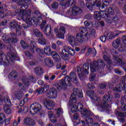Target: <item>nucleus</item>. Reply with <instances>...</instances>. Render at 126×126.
Here are the masks:
<instances>
[{
	"label": "nucleus",
	"instance_id": "1",
	"mask_svg": "<svg viewBox=\"0 0 126 126\" xmlns=\"http://www.w3.org/2000/svg\"><path fill=\"white\" fill-rule=\"evenodd\" d=\"M87 94L92 100L97 102L96 106L101 107L102 109H107V108H111L112 105H109L108 103L111 102L113 96L109 94H106L102 98V101L101 102V98L97 96L94 91H87Z\"/></svg>",
	"mask_w": 126,
	"mask_h": 126
},
{
	"label": "nucleus",
	"instance_id": "2",
	"mask_svg": "<svg viewBox=\"0 0 126 126\" xmlns=\"http://www.w3.org/2000/svg\"><path fill=\"white\" fill-rule=\"evenodd\" d=\"M76 97L79 98H82L83 97V94H82V91L80 89H74L73 91V94H71L69 101V105L71 108V110L72 113H75L78 112V107H79L81 110H82V103H78V105L76 103Z\"/></svg>",
	"mask_w": 126,
	"mask_h": 126
},
{
	"label": "nucleus",
	"instance_id": "3",
	"mask_svg": "<svg viewBox=\"0 0 126 126\" xmlns=\"http://www.w3.org/2000/svg\"><path fill=\"white\" fill-rule=\"evenodd\" d=\"M27 7L28 6H25V5H22L21 7L22 8L21 10L17 9L15 10L16 15L17 13H19V16L22 19L26 22L27 24H32V23H35L37 21V19L35 17L31 18V10H28Z\"/></svg>",
	"mask_w": 126,
	"mask_h": 126
},
{
	"label": "nucleus",
	"instance_id": "4",
	"mask_svg": "<svg viewBox=\"0 0 126 126\" xmlns=\"http://www.w3.org/2000/svg\"><path fill=\"white\" fill-rule=\"evenodd\" d=\"M77 80L76 74L74 72H71L69 76H66L64 79H62L56 85V88L58 90H62V89H66V86H71L72 82H75Z\"/></svg>",
	"mask_w": 126,
	"mask_h": 126
},
{
	"label": "nucleus",
	"instance_id": "5",
	"mask_svg": "<svg viewBox=\"0 0 126 126\" xmlns=\"http://www.w3.org/2000/svg\"><path fill=\"white\" fill-rule=\"evenodd\" d=\"M15 59H16V55L13 52L8 53L7 56L4 55V53H1L0 54V65H9L10 63V62L15 61Z\"/></svg>",
	"mask_w": 126,
	"mask_h": 126
},
{
	"label": "nucleus",
	"instance_id": "6",
	"mask_svg": "<svg viewBox=\"0 0 126 126\" xmlns=\"http://www.w3.org/2000/svg\"><path fill=\"white\" fill-rule=\"evenodd\" d=\"M80 33L76 35V38L79 43H83L89 40L90 38V35L88 34V32L87 31V28H80Z\"/></svg>",
	"mask_w": 126,
	"mask_h": 126
},
{
	"label": "nucleus",
	"instance_id": "7",
	"mask_svg": "<svg viewBox=\"0 0 126 126\" xmlns=\"http://www.w3.org/2000/svg\"><path fill=\"white\" fill-rule=\"evenodd\" d=\"M89 64L88 63H85L83 65V68L80 67V66H77L78 75L81 80H83V78H84V73L89 74Z\"/></svg>",
	"mask_w": 126,
	"mask_h": 126
},
{
	"label": "nucleus",
	"instance_id": "8",
	"mask_svg": "<svg viewBox=\"0 0 126 126\" xmlns=\"http://www.w3.org/2000/svg\"><path fill=\"white\" fill-rule=\"evenodd\" d=\"M105 64L101 60H98L97 61H94L93 64L90 65L91 71L95 72L100 69L104 68Z\"/></svg>",
	"mask_w": 126,
	"mask_h": 126
},
{
	"label": "nucleus",
	"instance_id": "9",
	"mask_svg": "<svg viewBox=\"0 0 126 126\" xmlns=\"http://www.w3.org/2000/svg\"><path fill=\"white\" fill-rule=\"evenodd\" d=\"M74 50L71 48L70 46H65L60 53V56L63 60H65L66 58H68V56H74Z\"/></svg>",
	"mask_w": 126,
	"mask_h": 126
},
{
	"label": "nucleus",
	"instance_id": "10",
	"mask_svg": "<svg viewBox=\"0 0 126 126\" xmlns=\"http://www.w3.org/2000/svg\"><path fill=\"white\" fill-rule=\"evenodd\" d=\"M2 40L5 43H8L9 44H13V43H17L18 39L16 38V35L14 32H11L9 35L4 34L2 36Z\"/></svg>",
	"mask_w": 126,
	"mask_h": 126
},
{
	"label": "nucleus",
	"instance_id": "11",
	"mask_svg": "<svg viewBox=\"0 0 126 126\" xmlns=\"http://www.w3.org/2000/svg\"><path fill=\"white\" fill-rule=\"evenodd\" d=\"M92 2H93V5L99 7V9H104V10H106L107 8V6L109 5V1L106 0H102V5L100 0H92Z\"/></svg>",
	"mask_w": 126,
	"mask_h": 126
},
{
	"label": "nucleus",
	"instance_id": "12",
	"mask_svg": "<svg viewBox=\"0 0 126 126\" xmlns=\"http://www.w3.org/2000/svg\"><path fill=\"white\" fill-rule=\"evenodd\" d=\"M34 80V77L33 76H29L27 79H23V81L24 82V84H22L21 83H20L19 84V87L22 89V90H24L25 91L27 88H28V86L30 85V82H33V81Z\"/></svg>",
	"mask_w": 126,
	"mask_h": 126
},
{
	"label": "nucleus",
	"instance_id": "13",
	"mask_svg": "<svg viewBox=\"0 0 126 126\" xmlns=\"http://www.w3.org/2000/svg\"><path fill=\"white\" fill-rule=\"evenodd\" d=\"M30 110V113L32 115L37 114L42 110V105L38 103H33L31 105Z\"/></svg>",
	"mask_w": 126,
	"mask_h": 126
},
{
	"label": "nucleus",
	"instance_id": "14",
	"mask_svg": "<svg viewBox=\"0 0 126 126\" xmlns=\"http://www.w3.org/2000/svg\"><path fill=\"white\" fill-rule=\"evenodd\" d=\"M56 35L58 38L60 39H63L64 38V34H65V28L63 26H61L60 28L54 29Z\"/></svg>",
	"mask_w": 126,
	"mask_h": 126
},
{
	"label": "nucleus",
	"instance_id": "15",
	"mask_svg": "<svg viewBox=\"0 0 126 126\" xmlns=\"http://www.w3.org/2000/svg\"><path fill=\"white\" fill-rule=\"evenodd\" d=\"M82 12V10L77 6H73L70 8L66 12L67 14H73V15H77Z\"/></svg>",
	"mask_w": 126,
	"mask_h": 126
},
{
	"label": "nucleus",
	"instance_id": "16",
	"mask_svg": "<svg viewBox=\"0 0 126 126\" xmlns=\"http://www.w3.org/2000/svg\"><path fill=\"white\" fill-rule=\"evenodd\" d=\"M47 96L50 99H55L58 96V91L55 88H51L47 93Z\"/></svg>",
	"mask_w": 126,
	"mask_h": 126
},
{
	"label": "nucleus",
	"instance_id": "17",
	"mask_svg": "<svg viewBox=\"0 0 126 126\" xmlns=\"http://www.w3.org/2000/svg\"><path fill=\"white\" fill-rule=\"evenodd\" d=\"M43 104L48 110H52L54 107H55V102L53 101L52 100H49L45 98L43 101Z\"/></svg>",
	"mask_w": 126,
	"mask_h": 126
},
{
	"label": "nucleus",
	"instance_id": "18",
	"mask_svg": "<svg viewBox=\"0 0 126 126\" xmlns=\"http://www.w3.org/2000/svg\"><path fill=\"white\" fill-rule=\"evenodd\" d=\"M61 0L60 4L62 6H65L66 7H68L71 6L72 4H74V0H67V1H65V0Z\"/></svg>",
	"mask_w": 126,
	"mask_h": 126
},
{
	"label": "nucleus",
	"instance_id": "19",
	"mask_svg": "<svg viewBox=\"0 0 126 126\" xmlns=\"http://www.w3.org/2000/svg\"><path fill=\"white\" fill-rule=\"evenodd\" d=\"M36 23H38V24H41L40 25V28L41 29H43L44 27H45V25L47 24V21L46 20H43V19L41 17H38L37 18V20H36V21L34 23H32L31 24H29V25H34V24H36Z\"/></svg>",
	"mask_w": 126,
	"mask_h": 126
},
{
	"label": "nucleus",
	"instance_id": "20",
	"mask_svg": "<svg viewBox=\"0 0 126 126\" xmlns=\"http://www.w3.org/2000/svg\"><path fill=\"white\" fill-rule=\"evenodd\" d=\"M23 122L26 126H35L36 124L33 119L29 117L25 118L23 120Z\"/></svg>",
	"mask_w": 126,
	"mask_h": 126
},
{
	"label": "nucleus",
	"instance_id": "21",
	"mask_svg": "<svg viewBox=\"0 0 126 126\" xmlns=\"http://www.w3.org/2000/svg\"><path fill=\"white\" fill-rule=\"evenodd\" d=\"M43 32L45 35H46V36H50L52 32V26L49 24H47L45 28L43 29Z\"/></svg>",
	"mask_w": 126,
	"mask_h": 126
},
{
	"label": "nucleus",
	"instance_id": "22",
	"mask_svg": "<svg viewBox=\"0 0 126 126\" xmlns=\"http://www.w3.org/2000/svg\"><path fill=\"white\" fill-rule=\"evenodd\" d=\"M118 52L115 51L113 53V57L116 60V64H123V61L122 59L118 58Z\"/></svg>",
	"mask_w": 126,
	"mask_h": 126
},
{
	"label": "nucleus",
	"instance_id": "23",
	"mask_svg": "<svg viewBox=\"0 0 126 126\" xmlns=\"http://www.w3.org/2000/svg\"><path fill=\"white\" fill-rule=\"evenodd\" d=\"M68 40L69 44L71 46H77V40H76V39L74 37L71 36H69Z\"/></svg>",
	"mask_w": 126,
	"mask_h": 126
},
{
	"label": "nucleus",
	"instance_id": "24",
	"mask_svg": "<svg viewBox=\"0 0 126 126\" xmlns=\"http://www.w3.org/2000/svg\"><path fill=\"white\" fill-rule=\"evenodd\" d=\"M44 63L47 66L52 67L54 65V62L50 58H47L44 59Z\"/></svg>",
	"mask_w": 126,
	"mask_h": 126
},
{
	"label": "nucleus",
	"instance_id": "25",
	"mask_svg": "<svg viewBox=\"0 0 126 126\" xmlns=\"http://www.w3.org/2000/svg\"><path fill=\"white\" fill-rule=\"evenodd\" d=\"M18 73L16 71H12L9 75V78L10 80H14L17 77Z\"/></svg>",
	"mask_w": 126,
	"mask_h": 126
},
{
	"label": "nucleus",
	"instance_id": "26",
	"mask_svg": "<svg viewBox=\"0 0 126 126\" xmlns=\"http://www.w3.org/2000/svg\"><path fill=\"white\" fill-rule=\"evenodd\" d=\"M126 102V95H125L124 97H123L121 100V103L122 106L121 109L123 111H126V105L125 104V103Z\"/></svg>",
	"mask_w": 126,
	"mask_h": 126
},
{
	"label": "nucleus",
	"instance_id": "27",
	"mask_svg": "<svg viewBox=\"0 0 126 126\" xmlns=\"http://www.w3.org/2000/svg\"><path fill=\"white\" fill-rule=\"evenodd\" d=\"M43 53L47 55V56H50L52 55V50L51 49V47L49 46H46L44 48Z\"/></svg>",
	"mask_w": 126,
	"mask_h": 126
},
{
	"label": "nucleus",
	"instance_id": "28",
	"mask_svg": "<svg viewBox=\"0 0 126 126\" xmlns=\"http://www.w3.org/2000/svg\"><path fill=\"white\" fill-rule=\"evenodd\" d=\"M103 59L107 63L109 64H112V63L115 65V64H114L113 63H112V61L109 58V55L107 54V53H104L103 54Z\"/></svg>",
	"mask_w": 126,
	"mask_h": 126
},
{
	"label": "nucleus",
	"instance_id": "29",
	"mask_svg": "<svg viewBox=\"0 0 126 126\" xmlns=\"http://www.w3.org/2000/svg\"><path fill=\"white\" fill-rule=\"evenodd\" d=\"M34 71L37 75H42L43 74V69L40 66H37L34 69Z\"/></svg>",
	"mask_w": 126,
	"mask_h": 126
},
{
	"label": "nucleus",
	"instance_id": "30",
	"mask_svg": "<svg viewBox=\"0 0 126 126\" xmlns=\"http://www.w3.org/2000/svg\"><path fill=\"white\" fill-rule=\"evenodd\" d=\"M33 33L36 37H38V38H42L43 37V33H42V32H41L38 29L33 30Z\"/></svg>",
	"mask_w": 126,
	"mask_h": 126
},
{
	"label": "nucleus",
	"instance_id": "31",
	"mask_svg": "<svg viewBox=\"0 0 126 126\" xmlns=\"http://www.w3.org/2000/svg\"><path fill=\"white\" fill-rule=\"evenodd\" d=\"M120 45H121V40L119 38L114 40L112 43V46L115 49H118Z\"/></svg>",
	"mask_w": 126,
	"mask_h": 126
},
{
	"label": "nucleus",
	"instance_id": "32",
	"mask_svg": "<svg viewBox=\"0 0 126 126\" xmlns=\"http://www.w3.org/2000/svg\"><path fill=\"white\" fill-rule=\"evenodd\" d=\"M36 47H37V44L34 41L31 42V46H29V48L32 51V53H35V49H36Z\"/></svg>",
	"mask_w": 126,
	"mask_h": 126
},
{
	"label": "nucleus",
	"instance_id": "33",
	"mask_svg": "<svg viewBox=\"0 0 126 126\" xmlns=\"http://www.w3.org/2000/svg\"><path fill=\"white\" fill-rule=\"evenodd\" d=\"M91 54H93V56H96V50L95 49H92L91 48L88 49V51L86 54V56H90Z\"/></svg>",
	"mask_w": 126,
	"mask_h": 126
},
{
	"label": "nucleus",
	"instance_id": "34",
	"mask_svg": "<svg viewBox=\"0 0 126 126\" xmlns=\"http://www.w3.org/2000/svg\"><path fill=\"white\" fill-rule=\"evenodd\" d=\"M52 58L56 61V62H59L61 60V57L60 55L57 53L56 52H53L52 53Z\"/></svg>",
	"mask_w": 126,
	"mask_h": 126
},
{
	"label": "nucleus",
	"instance_id": "35",
	"mask_svg": "<svg viewBox=\"0 0 126 126\" xmlns=\"http://www.w3.org/2000/svg\"><path fill=\"white\" fill-rule=\"evenodd\" d=\"M116 17H114L112 15H109V16L105 19L106 22L107 23H112Z\"/></svg>",
	"mask_w": 126,
	"mask_h": 126
},
{
	"label": "nucleus",
	"instance_id": "36",
	"mask_svg": "<svg viewBox=\"0 0 126 126\" xmlns=\"http://www.w3.org/2000/svg\"><path fill=\"white\" fill-rule=\"evenodd\" d=\"M9 107H10V106H8V104H5L4 105V111L7 115L11 113V110L10 108H9Z\"/></svg>",
	"mask_w": 126,
	"mask_h": 126
},
{
	"label": "nucleus",
	"instance_id": "37",
	"mask_svg": "<svg viewBox=\"0 0 126 126\" xmlns=\"http://www.w3.org/2000/svg\"><path fill=\"white\" fill-rule=\"evenodd\" d=\"M38 42L40 45H43L44 46L47 45V39L44 37L39 38Z\"/></svg>",
	"mask_w": 126,
	"mask_h": 126
},
{
	"label": "nucleus",
	"instance_id": "38",
	"mask_svg": "<svg viewBox=\"0 0 126 126\" xmlns=\"http://www.w3.org/2000/svg\"><path fill=\"white\" fill-rule=\"evenodd\" d=\"M17 26H19L18 23L16 21H12L10 23V27L12 28V29H14V28L16 29Z\"/></svg>",
	"mask_w": 126,
	"mask_h": 126
},
{
	"label": "nucleus",
	"instance_id": "39",
	"mask_svg": "<svg viewBox=\"0 0 126 126\" xmlns=\"http://www.w3.org/2000/svg\"><path fill=\"white\" fill-rule=\"evenodd\" d=\"M16 35L17 36H21V28L20 26H17L16 28Z\"/></svg>",
	"mask_w": 126,
	"mask_h": 126
},
{
	"label": "nucleus",
	"instance_id": "40",
	"mask_svg": "<svg viewBox=\"0 0 126 126\" xmlns=\"http://www.w3.org/2000/svg\"><path fill=\"white\" fill-rule=\"evenodd\" d=\"M94 16L96 20H100L101 17V12L99 13L98 12H95Z\"/></svg>",
	"mask_w": 126,
	"mask_h": 126
},
{
	"label": "nucleus",
	"instance_id": "41",
	"mask_svg": "<svg viewBox=\"0 0 126 126\" xmlns=\"http://www.w3.org/2000/svg\"><path fill=\"white\" fill-rule=\"evenodd\" d=\"M116 37L115 36V33L112 32H110L106 35V37L107 39H113Z\"/></svg>",
	"mask_w": 126,
	"mask_h": 126
},
{
	"label": "nucleus",
	"instance_id": "42",
	"mask_svg": "<svg viewBox=\"0 0 126 126\" xmlns=\"http://www.w3.org/2000/svg\"><path fill=\"white\" fill-rule=\"evenodd\" d=\"M5 121V115L3 113H0V124H3Z\"/></svg>",
	"mask_w": 126,
	"mask_h": 126
},
{
	"label": "nucleus",
	"instance_id": "43",
	"mask_svg": "<svg viewBox=\"0 0 126 126\" xmlns=\"http://www.w3.org/2000/svg\"><path fill=\"white\" fill-rule=\"evenodd\" d=\"M87 31L88 32V34L91 35L92 36H94L95 35V30L94 29H87Z\"/></svg>",
	"mask_w": 126,
	"mask_h": 126
},
{
	"label": "nucleus",
	"instance_id": "44",
	"mask_svg": "<svg viewBox=\"0 0 126 126\" xmlns=\"http://www.w3.org/2000/svg\"><path fill=\"white\" fill-rule=\"evenodd\" d=\"M20 43L23 48L28 49L29 48V46L24 40H21Z\"/></svg>",
	"mask_w": 126,
	"mask_h": 126
},
{
	"label": "nucleus",
	"instance_id": "45",
	"mask_svg": "<svg viewBox=\"0 0 126 126\" xmlns=\"http://www.w3.org/2000/svg\"><path fill=\"white\" fill-rule=\"evenodd\" d=\"M109 14L107 12L105 11H102L101 12V18H104L106 19L108 16H109Z\"/></svg>",
	"mask_w": 126,
	"mask_h": 126
},
{
	"label": "nucleus",
	"instance_id": "46",
	"mask_svg": "<svg viewBox=\"0 0 126 126\" xmlns=\"http://www.w3.org/2000/svg\"><path fill=\"white\" fill-rule=\"evenodd\" d=\"M4 101L6 103L5 105H8V106H11V102H10V99L9 97L7 96L4 98Z\"/></svg>",
	"mask_w": 126,
	"mask_h": 126
},
{
	"label": "nucleus",
	"instance_id": "47",
	"mask_svg": "<svg viewBox=\"0 0 126 126\" xmlns=\"http://www.w3.org/2000/svg\"><path fill=\"white\" fill-rule=\"evenodd\" d=\"M44 91H45V89H44L43 88H38L36 90V92L37 93V94L38 95H40V94H42V93H43V92H45Z\"/></svg>",
	"mask_w": 126,
	"mask_h": 126
},
{
	"label": "nucleus",
	"instance_id": "48",
	"mask_svg": "<svg viewBox=\"0 0 126 126\" xmlns=\"http://www.w3.org/2000/svg\"><path fill=\"white\" fill-rule=\"evenodd\" d=\"M29 65L30 66H33V65H36L37 62L35 60H32L29 62Z\"/></svg>",
	"mask_w": 126,
	"mask_h": 126
},
{
	"label": "nucleus",
	"instance_id": "49",
	"mask_svg": "<svg viewBox=\"0 0 126 126\" xmlns=\"http://www.w3.org/2000/svg\"><path fill=\"white\" fill-rule=\"evenodd\" d=\"M22 91H20L18 92L17 94V98L18 99V100H21V99H22Z\"/></svg>",
	"mask_w": 126,
	"mask_h": 126
},
{
	"label": "nucleus",
	"instance_id": "50",
	"mask_svg": "<svg viewBox=\"0 0 126 126\" xmlns=\"http://www.w3.org/2000/svg\"><path fill=\"white\" fill-rule=\"evenodd\" d=\"M117 115H118L119 117H123L124 118L126 117V113L120 112L118 111L117 112Z\"/></svg>",
	"mask_w": 126,
	"mask_h": 126
},
{
	"label": "nucleus",
	"instance_id": "51",
	"mask_svg": "<svg viewBox=\"0 0 126 126\" xmlns=\"http://www.w3.org/2000/svg\"><path fill=\"white\" fill-rule=\"evenodd\" d=\"M36 52L38 54V55H43V54H44V51H43V49H41L39 48H36Z\"/></svg>",
	"mask_w": 126,
	"mask_h": 126
},
{
	"label": "nucleus",
	"instance_id": "52",
	"mask_svg": "<svg viewBox=\"0 0 126 126\" xmlns=\"http://www.w3.org/2000/svg\"><path fill=\"white\" fill-rule=\"evenodd\" d=\"M52 8L54 9H57L59 7V3L57 2H53L52 4Z\"/></svg>",
	"mask_w": 126,
	"mask_h": 126
},
{
	"label": "nucleus",
	"instance_id": "53",
	"mask_svg": "<svg viewBox=\"0 0 126 126\" xmlns=\"http://www.w3.org/2000/svg\"><path fill=\"white\" fill-rule=\"evenodd\" d=\"M63 109L61 108H58L57 110V117H60L61 114H63Z\"/></svg>",
	"mask_w": 126,
	"mask_h": 126
},
{
	"label": "nucleus",
	"instance_id": "54",
	"mask_svg": "<svg viewBox=\"0 0 126 126\" xmlns=\"http://www.w3.org/2000/svg\"><path fill=\"white\" fill-rule=\"evenodd\" d=\"M25 55V56H26V57H28L29 58H31L33 57V54L30 53V52L29 51L26 52Z\"/></svg>",
	"mask_w": 126,
	"mask_h": 126
},
{
	"label": "nucleus",
	"instance_id": "55",
	"mask_svg": "<svg viewBox=\"0 0 126 126\" xmlns=\"http://www.w3.org/2000/svg\"><path fill=\"white\" fill-rule=\"evenodd\" d=\"M114 12V9H113L112 7H109L108 8V13H109V14H111V15H112V14H113Z\"/></svg>",
	"mask_w": 126,
	"mask_h": 126
},
{
	"label": "nucleus",
	"instance_id": "56",
	"mask_svg": "<svg viewBox=\"0 0 126 126\" xmlns=\"http://www.w3.org/2000/svg\"><path fill=\"white\" fill-rule=\"evenodd\" d=\"M100 39L101 41V42H103V43H105L106 42V40H107V36H102L100 37Z\"/></svg>",
	"mask_w": 126,
	"mask_h": 126
},
{
	"label": "nucleus",
	"instance_id": "57",
	"mask_svg": "<svg viewBox=\"0 0 126 126\" xmlns=\"http://www.w3.org/2000/svg\"><path fill=\"white\" fill-rule=\"evenodd\" d=\"M6 24H7V21H6V20H3L2 22H1L0 23V25L1 26H5V25H6Z\"/></svg>",
	"mask_w": 126,
	"mask_h": 126
},
{
	"label": "nucleus",
	"instance_id": "58",
	"mask_svg": "<svg viewBox=\"0 0 126 126\" xmlns=\"http://www.w3.org/2000/svg\"><path fill=\"white\" fill-rule=\"evenodd\" d=\"M42 88H44V92H47L48 90H49V88H50V87L48 85H45L43 87H42Z\"/></svg>",
	"mask_w": 126,
	"mask_h": 126
},
{
	"label": "nucleus",
	"instance_id": "59",
	"mask_svg": "<svg viewBox=\"0 0 126 126\" xmlns=\"http://www.w3.org/2000/svg\"><path fill=\"white\" fill-rule=\"evenodd\" d=\"M99 87L101 88V89H106L107 85L105 84H100Z\"/></svg>",
	"mask_w": 126,
	"mask_h": 126
},
{
	"label": "nucleus",
	"instance_id": "60",
	"mask_svg": "<svg viewBox=\"0 0 126 126\" xmlns=\"http://www.w3.org/2000/svg\"><path fill=\"white\" fill-rule=\"evenodd\" d=\"M48 116L49 118H50V119H52V118H54V117H55V115H54V114H53V112L52 111H49L48 112Z\"/></svg>",
	"mask_w": 126,
	"mask_h": 126
},
{
	"label": "nucleus",
	"instance_id": "61",
	"mask_svg": "<svg viewBox=\"0 0 126 126\" xmlns=\"http://www.w3.org/2000/svg\"><path fill=\"white\" fill-rule=\"evenodd\" d=\"M52 49H53V50H56L57 49V44L55 43H51V46Z\"/></svg>",
	"mask_w": 126,
	"mask_h": 126
},
{
	"label": "nucleus",
	"instance_id": "62",
	"mask_svg": "<svg viewBox=\"0 0 126 126\" xmlns=\"http://www.w3.org/2000/svg\"><path fill=\"white\" fill-rule=\"evenodd\" d=\"M86 6L88 7L89 9H91V8H92V4L90 3H87Z\"/></svg>",
	"mask_w": 126,
	"mask_h": 126
},
{
	"label": "nucleus",
	"instance_id": "63",
	"mask_svg": "<svg viewBox=\"0 0 126 126\" xmlns=\"http://www.w3.org/2000/svg\"><path fill=\"white\" fill-rule=\"evenodd\" d=\"M122 41L124 44L126 45V36H124L122 38Z\"/></svg>",
	"mask_w": 126,
	"mask_h": 126
},
{
	"label": "nucleus",
	"instance_id": "64",
	"mask_svg": "<svg viewBox=\"0 0 126 126\" xmlns=\"http://www.w3.org/2000/svg\"><path fill=\"white\" fill-rule=\"evenodd\" d=\"M122 41L124 44L126 45V36H124L122 38Z\"/></svg>",
	"mask_w": 126,
	"mask_h": 126
}]
</instances>
